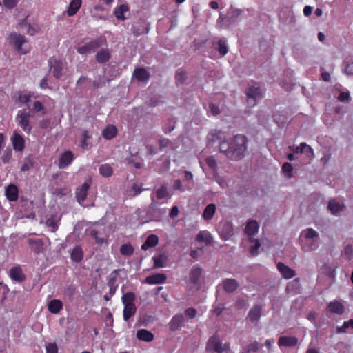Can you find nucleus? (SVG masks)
I'll return each mask as SVG.
<instances>
[{
    "instance_id": "nucleus-1",
    "label": "nucleus",
    "mask_w": 353,
    "mask_h": 353,
    "mask_svg": "<svg viewBox=\"0 0 353 353\" xmlns=\"http://www.w3.org/2000/svg\"><path fill=\"white\" fill-rule=\"evenodd\" d=\"M219 141V150L221 153L232 161H239L245 156L247 150L248 139L246 137L237 134L230 142L225 140V136L221 131H215L210 134Z\"/></svg>"
},
{
    "instance_id": "nucleus-2",
    "label": "nucleus",
    "mask_w": 353,
    "mask_h": 353,
    "mask_svg": "<svg viewBox=\"0 0 353 353\" xmlns=\"http://www.w3.org/2000/svg\"><path fill=\"white\" fill-rule=\"evenodd\" d=\"M243 10L241 9L234 8L230 7L228 10L227 14L224 15L221 13L219 19H217V24L221 28H227L236 23L238 17L242 14Z\"/></svg>"
},
{
    "instance_id": "nucleus-3",
    "label": "nucleus",
    "mask_w": 353,
    "mask_h": 353,
    "mask_svg": "<svg viewBox=\"0 0 353 353\" xmlns=\"http://www.w3.org/2000/svg\"><path fill=\"white\" fill-rule=\"evenodd\" d=\"M206 350L208 351L215 352L216 353H226L229 350V345L223 344L216 334L211 336L207 343Z\"/></svg>"
},
{
    "instance_id": "nucleus-4",
    "label": "nucleus",
    "mask_w": 353,
    "mask_h": 353,
    "mask_svg": "<svg viewBox=\"0 0 353 353\" xmlns=\"http://www.w3.org/2000/svg\"><path fill=\"white\" fill-rule=\"evenodd\" d=\"M8 39L10 44L13 45L15 47L16 50L20 53L21 54H26L28 53V50L23 48V45L26 43L27 39L26 38L17 32H11Z\"/></svg>"
},
{
    "instance_id": "nucleus-5",
    "label": "nucleus",
    "mask_w": 353,
    "mask_h": 353,
    "mask_svg": "<svg viewBox=\"0 0 353 353\" xmlns=\"http://www.w3.org/2000/svg\"><path fill=\"white\" fill-rule=\"evenodd\" d=\"M30 113L26 110H19L16 116V121L18 125L28 134H30L32 131V126L30 123Z\"/></svg>"
},
{
    "instance_id": "nucleus-6",
    "label": "nucleus",
    "mask_w": 353,
    "mask_h": 353,
    "mask_svg": "<svg viewBox=\"0 0 353 353\" xmlns=\"http://www.w3.org/2000/svg\"><path fill=\"white\" fill-rule=\"evenodd\" d=\"M247 101L250 107L256 105V103L262 97V89L260 87L252 85L248 88L245 92Z\"/></svg>"
},
{
    "instance_id": "nucleus-7",
    "label": "nucleus",
    "mask_w": 353,
    "mask_h": 353,
    "mask_svg": "<svg viewBox=\"0 0 353 353\" xmlns=\"http://www.w3.org/2000/svg\"><path fill=\"white\" fill-rule=\"evenodd\" d=\"M218 232L223 241H228L234 234L232 224L227 221H222L218 227Z\"/></svg>"
},
{
    "instance_id": "nucleus-8",
    "label": "nucleus",
    "mask_w": 353,
    "mask_h": 353,
    "mask_svg": "<svg viewBox=\"0 0 353 353\" xmlns=\"http://www.w3.org/2000/svg\"><path fill=\"white\" fill-rule=\"evenodd\" d=\"M50 65V70L57 79H60L64 74L65 70L63 63L55 59H50L48 61Z\"/></svg>"
},
{
    "instance_id": "nucleus-9",
    "label": "nucleus",
    "mask_w": 353,
    "mask_h": 353,
    "mask_svg": "<svg viewBox=\"0 0 353 353\" xmlns=\"http://www.w3.org/2000/svg\"><path fill=\"white\" fill-rule=\"evenodd\" d=\"M88 235L95 239L96 243H104L107 241L105 228L103 225H98L90 229Z\"/></svg>"
},
{
    "instance_id": "nucleus-10",
    "label": "nucleus",
    "mask_w": 353,
    "mask_h": 353,
    "mask_svg": "<svg viewBox=\"0 0 353 353\" xmlns=\"http://www.w3.org/2000/svg\"><path fill=\"white\" fill-rule=\"evenodd\" d=\"M90 184L91 181L88 180L77 189L76 198L79 204L82 205V203L85 201Z\"/></svg>"
},
{
    "instance_id": "nucleus-11",
    "label": "nucleus",
    "mask_w": 353,
    "mask_h": 353,
    "mask_svg": "<svg viewBox=\"0 0 353 353\" xmlns=\"http://www.w3.org/2000/svg\"><path fill=\"white\" fill-rule=\"evenodd\" d=\"M185 323V316L183 314H175L168 323L169 330L175 332L182 327Z\"/></svg>"
},
{
    "instance_id": "nucleus-12",
    "label": "nucleus",
    "mask_w": 353,
    "mask_h": 353,
    "mask_svg": "<svg viewBox=\"0 0 353 353\" xmlns=\"http://www.w3.org/2000/svg\"><path fill=\"white\" fill-rule=\"evenodd\" d=\"M99 47V42L94 40L91 41L81 47H79L77 51L80 54L86 55L94 52Z\"/></svg>"
},
{
    "instance_id": "nucleus-13",
    "label": "nucleus",
    "mask_w": 353,
    "mask_h": 353,
    "mask_svg": "<svg viewBox=\"0 0 353 353\" xmlns=\"http://www.w3.org/2000/svg\"><path fill=\"white\" fill-rule=\"evenodd\" d=\"M73 160L72 152L70 150L65 151L59 157L58 166L60 169H65L71 164Z\"/></svg>"
},
{
    "instance_id": "nucleus-14",
    "label": "nucleus",
    "mask_w": 353,
    "mask_h": 353,
    "mask_svg": "<svg viewBox=\"0 0 353 353\" xmlns=\"http://www.w3.org/2000/svg\"><path fill=\"white\" fill-rule=\"evenodd\" d=\"M11 141L14 150L21 152L24 149L25 140L23 137L17 131L13 132V135L11 137Z\"/></svg>"
},
{
    "instance_id": "nucleus-15",
    "label": "nucleus",
    "mask_w": 353,
    "mask_h": 353,
    "mask_svg": "<svg viewBox=\"0 0 353 353\" xmlns=\"http://www.w3.org/2000/svg\"><path fill=\"white\" fill-rule=\"evenodd\" d=\"M298 339L295 336H283L279 337L278 340V345L279 347H292L298 344Z\"/></svg>"
},
{
    "instance_id": "nucleus-16",
    "label": "nucleus",
    "mask_w": 353,
    "mask_h": 353,
    "mask_svg": "<svg viewBox=\"0 0 353 353\" xmlns=\"http://www.w3.org/2000/svg\"><path fill=\"white\" fill-rule=\"evenodd\" d=\"M327 310L332 314L341 315L345 312V307L342 303L334 300L327 304Z\"/></svg>"
},
{
    "instance_id": "nucleus-17",
    "label": "nucleus",
    "mask_w": 353,
    "mask_h": 353,
    "mask_svg": "<svg viewBox=\"0 0 353 353\" xmlns=\"http://www.w3.org/2000/svg\"><path fill=\"white\" fill-rule=\"evenodd\" d=\"M132 77L138 81L146 83L149 81L150 74L145 68H138L134 70Z\"/></svg>"
},
{
    "instance_id": "nucleus-18",
    "label": "nucleus",
    "mask_w": 353,
    "mask_h": 353,
    "mask_svg": "<svg viewBox=\"0 0 353 353\" xmlns=\"http://www.w3.org/2000/svg\"><path fill=\"white\" fill-rule=\"evenodd\" d=\"M276 268L284 279H288L295 276V271L283 263H278Z\"/></svg>"
},
{
    "instance_id": "nucleus-19",
    "label": "nucleus",
    "mask_w": 353,
    "mask_h": 353,
    "mask_svg": "<svg viewBox=\"0 0 353 353\" xmlns=\"http://www.w3.org/2000/svg\"><path fill=\"white\" fill-rule=\"evenodd\" d=\"M10 277L17 282H22L26 279V276L23 273L20 266H15L10 270Z\"/></svg>"
},
{
    "instance_id": "nucleus-20",
    "label": "nucleus",
    "mask_w": 353,
    "mask_h": 353,
    "mask_svg": "<svg viewBox=\"0 0 353 353\" xmlns=\"http://www.w3.org/2000/svg\"><path fill=\"white\" fill-rule=\"evenodd\" d=\"M167 276L163 273H157L148 276L145 279V283L150 285L160 284L165 281Z\"/></svg>"
},
{
    "instance_id": "nucleus-21",
    "label": "nucleus",
    "mask_w": 353,
    "mask_h": 353,
    "mask_svg": "<svg viewBox=\"0 0 353 353\" xmlns=\"http://www.w3.org/2000/svg\"><path fill=\"white\" fill-rule=\"evenodd\" d=\"M262 307L260 305H254L248 314L247 319L252 323L257 322L261 316Z\"/></svg>"
},
{
    "instance_id": "nucleus-22",
    "label": "nucleus",
    "mask_w": 353,
    "mask_h": 353,
    "mask_svg": "<svg viewBox=\"0 0 353 353\" xmlns=\"http://www.w3.org/2000/svg\"><path fill=\"white\" fill-rule=\"evenodd\" d=\"M300 283L299 279L296 278L289 282L286 286L285 292L289 295H295L299 292Z\"/></svg>"
},
{
    "instance_id": "nucleus-23",
    "label": "nucleus",
    "mask_w": 353,
    "mask_h": 353,
    "mask_svg": "<svg viewBox=\"0 0 353 353\" xmlns=\"http://www.w3.org/2000/svg\"><path fill=\"white\" fill-rule=\"evenodd\" d=\"M213 46L221 57L225 56L228 52V46L226 39L224 38L220 39L217 42L214 41Z\"/></svg>"
},
{
    "instance_id": "nucleus-24",
    "label": "nucleus",
    "mask_w": 353,
    "mask_h": 353,
    "mask_svg": "<svg viewBox=\"0 0 353 353\" xmlns=\"http://www.w3.org/2000/svg\"><path fill=\"white\" fill-rule=\"evenodd\" d=\"M223 288L226 292L231 293L234 292L238 286V282L233 279H225L222 282Z\"/></svg>"
},
{
    "instance_id": "nucleus-25",
    "label": "nucleus",
    "mask_w": 353,
    "mask_h": 353,
    "mask_svg": "<svg viewBox=\"0 0 353 353\" xmlns=\"http://www.w3.org/2000/svg\"><path fill=\"white\" fill-rule=\"evenodd\" d=\"M345 205L337 201L336 199L330 200L328 203L327 208L332 214H336L342 212L345 208Z\"/></svg>"
},
{
    "instance_id": "nucleus-26",
    "label": "nucleus",
    "mask_w": 353,
    "mask_h": 353,
    "mask_svg": "<svg viewBox=\"0 0 353 353\" xmlns=\"http://www.w3.org/2000/svg\"><path fill=\"white\" fill-rule=\"evenodd\" d=\"M259 223L255 220L248 221L245 227V233L248 236H253L258 232Z\"/></svg>"
},
{
    "instance_id": "nucleus-27",
    "label": "nucleus",
    "mask_w": 353,
    "mask_h": 353,
    "mask_svg": "<svg viewBox=\"0 0 353 353\" xmlns=\"http://www.w3.org/2000/svg\"><path fill=\"white\" fill-rule=\"evenodd\" d=\"M7 199L10 201H15L18 199V188L14 184L9 185L5 191Z\"/></svg>"
},
{
    "instance_id": "nucleus-28",
    "label": "nucleus",
    "mask_w": 353,
    "mask_h": 353,
    "mask_svg": "<svg viewBox=\"0 0 353 353\" xmlns=\"http://www.w3.org/2000/svg\"><path fill=\"white\" fill-rule=\"evenodd\" d=\"M198 243H213V237L210 232L207 230L200 231L196 237Z\"/></svg>"
},
{
    "instance_id": "nucleus-29",
    "label": "nucleus",
    "mask_w": 353,
    "mask_h": 353,
    "mask_svg": "<svg viewBox=\"0 0 353 353\" xmlns=\"http://www.w3.org/2000/svg\"><path fill=\"white\" fill-rule=\"evenodd\" d=\"M129 11L128 7L125 4H121L114 10V14L116 18L119 20L124 21L126 19L125 13Z\"/></svg>"
},
{
    "instance_id": "nucleus-30",
    "label": "nucleus",
    "mask_w": 353,
    "mask_h": 353,
    "mask_svg": "<svg viewBox=\"0 0 353 353\" xmlns=\"http://www.w3.org/2000/svg\"><path fill=\"white\" fill-rule=\"evenodd\" d=\"M63 308V303L59 299L51 300L48 305V309L52 314H58Z\"/></svg>"
},
{
    "instance_id": "nucleus-31",
    "label": "nucleus",
    "mask_w": 353,
    "mask_h": 353,
    "mask_svg": "<svg viewBox=\"0 0 353 353\" xmlns=\"http://www.w3.org/2000/svg\"><path fill=\"white\" fill-rule=\"evenodd\" d=\"M138 339L146 342H150L154 339V334L145 329H140L137 332Z\"/></svg>"
},
{
    "instance_id": "nucleus-32",
    "label": "nucleus",
    "mask_w": 353,
    "mask_h": 353,
    "mask_svg": "<svg viewBox=\"0 0 353 353\" xmlns=\"http://www.w3.org/2000/svg\"><path fill=\"white\" fill-rule=\"evenodd\" d=\"M110 59V53L108 49H102L96 54V60L99 63H105Z\"/></svg>"
},
{
    "instance_id": "nucleus-33",
    "label": "nucleus",
    "mask_w": 353,
    "mask_h": 353,
    "mask_svg": "<svg viewBox=\"0 0 353 353\" xmlns=\"http://www.w3.org/2000/svg\"><path fill=\"white\" fill-rule=\"evenodd\" d=\"M83 256V252L79 245H76L70 252L71 260L74 262L79 263L81 261Z\"/></svg>"
},
{
    "instance_id": "nucleus-34",
    "label": "nucleus",
    "mask_w": 353,
    "mask_h": 353,
    "mask_svg": "<svg viewBox=\"0 0 353 353\" xmlns=\"http://www.w3.org/2000/svg\"><path fill=\"white\" fill-rule=\"evenodd\" d=\"M202 269L199 266L194 265L192 267L190 274V279L191 282L194 284H197L199 281Z\"/></svg>"
},
{
    "instance_id": "nucleus-35",
    "label": "nucleus",
    "mask_w": 353,
    "mask_h": 353,
    "mask_svg": "<svg viewBox=\"0 0 353 353\" xmlns=\"http://www.w3.org/2000/svg\"><path fill=\"white\" fill-rule=\"evenodd\" d=\"M117 132V128L113 125H108L102 132L103 137L107 140L113 139Z\"/></svg>"
},
{
    "instance_id": "nucleus-36",
    "label": "nucleus",
    "mask_w": 353,
    "mask_h": 353,
    "mask_svg": "<svg viewBox=\"0 0 353 353\" xmlns=\"http://www.w3.org/2000/svg\"><path fill=\"white\" fill-rule=\"evenodd\" d=\"M81 3V0H72L67 10L68 15L70 17L74 16L79 10Z\"/></svg>"
},
{
    "instance_id": "nucleus-37",
    "label": "nucleus",
    "mask_w": 353,
    "mask_h": 353,
    "mask_svg": "<svg viewBox=\"0 0 353 353\" xmlns=\"http://www.w3.org/2000/svg\"><path fill=\"white\" fill-rule=\"evenodd\" d=\"M216 209V207L215 204L211 203V204L208 205L203 211V213L202 215L203 218L206 221L211 220L214 215Z\"/></svg>"
},
{
    "instance_id": "nucleus-38",
    "label": "nucleus",
    "mask_w": 353,
    "mask_h": 353,
    "mask_svg": "<svg viewBox=\"0 0 353 353\" xmlns=\"http://www.w3.org/2000/svg\"><path fill=\"white\" fill-rule=\"evenodd\" d=\"M152 260L154 261V267L163 268L168 261V256L165 254H160L158 255H154L152 257Z\"/></svg>"
},
{
    "instance_id": "nucleus-39",
    "label": "nucleus",
    "mask_w": 353,
    "mask_h": 353,
    "mask_svg": "<svg viewBox=\"0 0 353 353\" xmlns=\"http://www.w3.org/2000/svg\"><path fill=\"white\" fill-rule=\"evenodd\" d=\"M99 173L103 177H110L113 174V169L108 163H104L99 166Z\"/></svg>"
},
{
    "instance_id": "nucleus-40",
    "label": "nucleus",
    "mask_w": 353,
    "mask_h": 353,
    "mask_svg": "<svg viewBox=\"0 0 353 353\" xmlns=\"http://www.w3.org/2000/svg\"><path fill=\"white\" fill-rule=\"evenodd\" d=\"M136 312V307L134 305H124L123 308V319L127 321L130 317L134 315Z\"/></svg>"
},
{
    "instance_id": "nucleus-41",
    "label": "nucleus",
    "mask_w": 353,
    "mask_h": 353,
    "mask_svg": "<svg viewBox=\"0 0 353 353\" xmlns=\"http://www.w3.org/2000/svg\"><path fill=\"white\" fill-rule=\"evenodd\" d=\"M121 300L123 305H134L135 294L131 292H126L123 294Z\"/></svg>"
},
{
    "instance_id": "nucleus-42",
    "label": "nucleus",
    "mask_w": 353,
    "mask_h": 353,
    "mask_svg": "<svg viewBox=\"0 0 353 353\" xmlns=\"http://www.w3.org/2000/svg\"><path fill=\"white\" fill-rule=\"evenodd\" d=\"M17 94L18 101L24 103L27 106H29L28 103L30 102L31 98L30 92L28 91H22L19 92Z\"/></svg>"
},
{
    "instance_id": "nucleus-43",
    "label": "nucleus",
    "mask_w": 353,
    "mask_h": 353,
    "mask_svg": "<svg viewBox=\"0 0 353 353\" xmlns=\"http://www.w3.org/2000/svg\"><path fill=\"white\" fill-rule=\"evenodd\" d=\"M173 189L181 192L191 190V185H182L181 180L176 179L174 181Z\"/></svg>"
},
{
    "instance_id": "nucleus-44",
    "label": "nucleus",
    "mask_w": 353,
    "mask_h": 353,
    "mask_svg": "<svg viewBox=\"0 0 353 353\" xmlns=\"http://www.w3.org/2000/svg\"><path fill=\"white\" fill-rule=\"evenodd\" d=\"M259 349V344L255 341L249 344L247 347H244L242 350V353H254L256 352Z\"/></svg>"
},
{
    "instance_id": "nucleus-45",
    "label": "nucleus",
    "mask_w": 353,
    "mask_h": 353,
    "mask_svg": "<svg viewBox=\"0 0 353 353\" xmlns=\"http://www.w3.org/2000/svg\"><path fill=\"white\" fill-rule=\"evenodd\" d=\"M350 327L353 329V319L345 321L342 326L337 327L336 332L337 333H345Z\"/></svg>"
},
{
    "instance_id": "nucleus-46",
    "label": "nucleus",
    "mask_w": 353,
    "mask_h": 353,
    "mask_svg": "<svg viewBox=\"0 0 353 353\" xmlns=\"http://www.w3.org/2000/svg\"><path fill=\"white\" fill-rule=\"evenodd\" d=\"M300 152L301 153H306L308 157H313L314 152L312 148L305 143H301L299 145Z\"/></svg>"
},
{
    "instance_id": "nucleus-47",
    "label": "nucleus",
    "mask_w": 353,
    "mask_h": 353,
    "mask_svg": "<svg viewBox=\"0 0 353 353\" xmlns=\"http://www.w3.org/2000/svg\"><path fill=\"white\" fill-rule=\"evenodd\" d=\"M120 252L123 255L130 256L133 254L134 248L131 244H122Z\"/></svg>"
},
{
    "instance_id": "nucleus-48",
    "label": "nucleus",
    "mask_w": 353,
    "mask_h": 353,
    "mask_svg": "<svg viewBox=\"0 0 353 353\" xmlns=\"http://www.w3.org/2000/svg\"><path fill=\"white\" fill-rule=\"evenodd\" d=\"M76 292V288L73 285H68L63 290V295L72 299Z\"/></svg>"
},
{
    "instance_id": "nucleus-49",
    "label": "nucleus",
    "mask_w": 353,
    "mask_h": 353,
    "mask_svg": "<svg viewBox=\"0 0 353 353\" xmlns=\"http://www.w3.org/2000/svg\"><path fill=\"white\" fill-rule=\"evenodd\" d=\"M282 171L287 177L292 178L293 176V168L291 163H285L282 166Z\"/></svg>"
},
{
    "instance_id": "nucleus-50",
    "label": "nucleus",
    "mask_w": 353,
    "mask_h": 353,
    "mask_svg": "<svg viewBox=\"0 0 353 353\" xmlns=\"http://www.w3.org/2000/svg\"><path fill=\"white\" fill-rule=\"evenodd\" d=\"M208 244H205V246H202L201 248H197L196 250H192L190 252V256L192 259L195 260H198L199 256L203 253L205 246Z\"/></svg>"
},
{
    "instance_id": "nucleus-51",
    "label": "nucleus",
    "mask_w": 353,
    "mask_h": 353,
    "mask_svg": "<svg viewBox=\"0 0 353 353\" xmlns=\"http://www.w3.org/2000/svg\"><path fill=\"white\" fill-rule=\"evenodd\" d=\"M301 236H304L306 239H311L318 236V232L312 228H309L303 230L301 234Z\"/></svg>"
},
{
    "instance_id": "nucleus-52",
    "label": "nucleus",
    "mask_w": 353,
    "mask_h": 353,
    "mask_svg": "<svg viewBox=\"0 0 353 353\" xmlns=\"http://www.w3.org/2000/svg\"><path fill=\"white\" fill-rule=\"evenodd\" d=\"M175 79L177 83H183L186 79V72L182 69H178L175 74Z\"/></svg>"
},
{
    "instance_id": "nucleus-53",
    "label": "nucleus",
    "mask_w": 353,
    "mask_h": 353,
    "mask_svg": "<svg viewBox=\"0 0 353 353\" xmlns=\"http://www.w3.org/2000/svg\"><path fill=\"white\" fill-rule=\"evenodd\" d=\"M207 111L208 115L213 116H216L219 114L221 112L219 106L212 103H209L208 108H207Z\"/></svg>"
},
{
    "instance_id": "nucleus-54",
    "label": "nucleus",
    "mask_w": 353,
    "mask_h": 353,
    "mask_svg": "<svg viewBox=\"0 0 353 353\" xmlns=\"http://www.w3.org/2000/svg\"><path fill=\"white\" fill-rule=\"evenodd\" d=\"M343 255L348 260L353 259V248L351 244H348L344 249Z\"/></svg>"
},
{
    "instance_id": "nucleus-55",
    "label": "nucleus",
    "mask_w": 353,
    "mask_h": 353,
    "mask_svg": "<svg viewBox=\"0 0 353 353\" xmlns=\"http://www.w3.org/2000/svg\"><path fill=\"white\" fill-rule=\"evenodd\" d=\"M338 101L340 102H348L350 99L349 91H340L339 95L337 97Z\"/></svg>"
},
{
    "instance_id": "nucleus-56",
    "label": "nucleus",
    "mask_w": 353,
    "mask_h": 353,
    "mask_svg": "<svg viewBox=\"0 0 353 353\" xmlns=\"http://www.w3.org/2000/svg\"><path fill=\"white\" fill-rule=\"evenodd\" d=\"M157 198L158 199H162L167 196L168 195V190L166 186L162 185L161 186L156 192Z\"/></svg>"
},
{
    "instance_id": "nucleus-57",
    "label": "nucleus",
    "mask_w": 353,
    "mask_h": 353,
    "mask_svg": "<svg viewBox=\"0 0 353 353\" xmlns=\"http://www.w3.org/2000/svg\"><path fill=\"white\" fill-rule=\"evenodd\" d=\"M46 224V226L49 228L52 232H54L58 228L57 221L52 217L47 219Z\"/></svg>"
},
{
    "instance_id": "nucleus-58",
    "label": "nucleus",
    "mask_w": 353,
    "mask_h": 353,
    "mask_svg": "<svg viewBox=\"0 0 353 353\" xmlns=\"http://www.w3.org/2000/svg\"><path fill=\"white\" fill-rule=\"evenodd\" d=\"M19 0H3V6L9 10L14 8L18 4Z\"/></svg>"
},
{
    "instance_id": "nucleus-59",
    "label": "nucleus",
    "mask_w": 353,
    "mask_h": 353,
    "mask_svg": "<svg viewBox=\"0 0 353 353\" xmlns=\"http://www.w3.org/2000/svg\"><path fill=\"white\" fill-rule=\"evenodd\" d=\"M91 136L88 130H83L82 132L81 148L85 149L88 147L87 140L90 139Z\"/></svg>"
},
{
    "instance_id": "nucleus-60",
    "label": "nucleus",
    "mask_w": 353,
    "mask_h": 353,
    "mask_svg": "<svg viewBox=\"0 0 353 353\" xmlns=\"http://www.w3.org/2000/svg\"><path fill=\"white\" fill-rule=\"evenodd\" d=\"M185 173V179L187 181V183H185V185H191V190L194 187V181H193V174L191 172L185 170L184 172Z\"/></svg>"
},
{
    "instance_id": "nucleus-61",
    "label": "nucleus",
    "mask_w": 353,
    "mask_h": 353,
    "mask_svg": "<svg viewBox=\"0 0 353 353\" xmlns=\"http://www.w3.org/2000/svg\"><path fill=\"white\" fill-rule=\"evenodd\" d=\"M206 163L212 170H215L217 166L216 161L214 157L210 156L206 159Z\"/></svg>"
},
{
    "instance_id": "nucleus-62",
    "label": "nucleus",
    "mask_w": 353,
    "mask_h": 353,
    "mask_svg": "<svg viewBox=\"0 0 353 353\" xmlns=\"http://www.w3.org/2000/svg\"><path fill=\"white\" fill-rule=\"evenodd\" d=\"M145 189L142 188L141 185L133 184L132 186V196H136L141 194Z\"/></svg>"
},
{
    "instance_id": "nucleus-63",
    "label": "nucleus",
    "mask_w": 353,
    "mask_h": 353,
    "mask_svg": "<svg viewBox=\"0 0 353 353\" xmlns=\"http://www.w3.org/2000/svg\"><path fill=\"white\" fill-rule=\"evenodd\" d=\"M58 348L55 343H48L46 347V353H57Z\"/></svg>"
},
{
    "instance_id": "nucleus-64",
    "label": "nucleus",
    "mask_w": 353,
    "mask_h": 353,
    "mask_svg": "<svg viewBox=\"0 0 353 353\" xmlns=\"http://www.w3.org/2000/svg\"><path fill=\"white\" fill-rule=\"evenodd\" d=\"M345 72L347 75L353 76V58L346 64Z\"/></svg>"
}]
</instances>
